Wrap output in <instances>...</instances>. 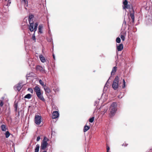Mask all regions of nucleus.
Masks as SVG:
<instances>
[{
	"label": "nucleus",
	"mask_w": 152,
	"mask_h": 152,
	"mask_svg": "<svg viewBox=\"0 0 152 152\" xmlns=\"http://www.w3.org/2000/svg\"><path fill=\"white\" fill-rule=\"evenodd\" d=\"M117 104L116 102H113L111 104L109 109V117L110 118L113 117L115 115L117 110Z\"/></svg>",
	"instance_id": "nucleus-1"
},
{
	"label": "nucleus",
	"mask_w": 152,
	"mask_h": 152,
	"mask_svg": "<svg viewBox=\"0 0 152 152\" xmlns=\"http://www.w3.org/2000/svg\"><path fill=\"white\" fill-rule=\"evenodd\" d=\"M34 90L38 98L43 101H45V99L43 96L42 93L41 92L40 88L38 86H36L34 88Z\"/></svg>",
	"instance_id": "nucleus-2"
},
{
	"label": "nucleus",
	"mask_w": 152,
	"mask_h": 152,
	"mask_svg": "<svg viewBox=\"0 0 152 152\" xmlns=\"http://www.w3.org/2000/svg\"><path fill=\"white\" fill-rule=\"evenodd\" d=\"M49 141V139L46 137H44L43 139L41 142L40 146L41 151L45 150L48 145L47 142Z\"/></svg>",
	"instance_id": "nucleus-3"
},
{
	"label": "nucleus",
	"mask_w": 152,
	"mask_h": 152,
	"mask_svg": "<svg viewBox=\"0 0 152 152\" xmlns=\"http://www.w3.org/2000/svg\"><path fill=\"white\" fill-rule=\"evenodd\" d=\"M119 86V77L116 76L114 79L112 85V87L115 90H116L118 87Z\"/></svg>",
	"instance_id": "nucleus-4"
},
{
	"label": "nucleus",
	"mask_w": 152,
	"mask_h": 152,
	"mask_svg": "<svg viewBox=\"0 0 152 152\" xmlns=\"http://www.w3.org/2000/svg\"><path fill=\"white\" fill-rule=\"evenodd\" d=\"M29 23L30 24L29 26V30L31 32L34 31L35 32L37 30V26L38 25L37 23H35L34 25L33 22L32 21L31 22Z\"/></svg>",
	"instance_id": "nucleus-5"
},
{
	"label": "nucleus",
	"mask_w": 152,
	"mask_h": 152,
	"mask_svg": "<svg viewBox=\"0 0 152 152\" xmlns=\"http://www.w3.org/2000/svg\"><path fill=\"white\" fill-rule=\"evenodd\" d=\"M41 116L38 115H35L34 118V122L37 125H39L41 122Z\"/></svg>",
	"instance_id": "nucleus-6"
},
{
	"label": "nucleus",
	"mask_w": 152,
	"mask_h": 152,
	"mask_svg": "<svg viewBox=\"0 0 152 152\" xmlns=\"http://www.w3.org/2000/svg\"><path fill=\"white\" fill-rule=\"evenodd\" d=\"M128 2L127 0H125L123 2V4L124 6H123V8L124 9H129L131 8V6L130 5L128 4ZM131 7L132 8V6H131Z\"/></svg>",
	"instance_id": "nucleus-7"
},
{
	"label": "nucleus",
	"mask_w": 152,
	"mask_h": 152,
	"mask_svg": "<svg viewBox=\"0 0 152 152\" xmlns=\"http://www.w3.org/2000/svg\"><path fill=\"white\" fill-rule=\"evenodd\" d=\"M21 83H19L18 84L15 85L14 87V88L15 90L19 91L22 88L23 86Z\"/></svg>",
	"instance_id": "nucleus-8"
},
{
	"label": "nucleus",
	"mask_w": 152,
	"mask_h": 152,
	"mask_svg": "<svg viewBox=\"0 0 152 152\" xmlns=\"http://www.w3.org/2000/svg\"><path fill=\"white\" fill-rule=\"evenodd\" d=\"M59 116V113L57 111H55L53 112L52 114V118L55 119L58 117Z\"/></svg>",
	"instance_id": "nucleus-9"
},
{
	"label": "nucleus",
	"mask_w": 152,
	"mask_h": 152,
	"mask_svg": "<svg viewBox=\"0 0 152 152\" xmlns=\"http://www.w3.org/2000/svg\"><path fill=\"white\" fill-rule=\"evenodd\" d=\"M116 48L117 49L118 51H121L123 48V44H120L118 45H116Z\"/></svg>",
	"instance_id": "nucleus-10"
},
{
	"label": "nucleus",
	"mask_w": 152,
	"mask_h": 152,
	"mask_svg": "<svg viewBox=\"0 0 152 152\" xmlns=\"http://www.w3.org/2000/svg\"><path fill=\"white\" fill-rule=\"evenodd\" d=\"M43 88L46 93L49 94L51 92V90L50 88L47 87L46 86H43Z\"/></svg>",
	"instance_id": "nucleus-11"
},
{
	"label": "nucleus",
	"mask_w": 152,
	"mask_h": 152,
	"mask_svg": "<svg viewBox=\"0 0 152 152\" xmlns=\"http://www.w3.org/2000/svg\"><path fill=\"white\" fill-rule=\"evenodd\" d=\"M134 11L133 10L132 12H131L130 13V16L131 17V18L132 19V22L133 23L134 22Z\"/></svg>",
	"instance_id": "nucleus-12"
},
{
	"label": "nucleus",
	"mask_w": 152,
	"mask_h": 152,
	"mask_svg": "<svg viewBox=\"0 0 152 152\" xmlns=\"http://www.w3.org/2000/svg\"><path fill=\"white\" fill-rule=\"evenodd\" d=\"M39 58L42 63H44L45 62V60L44 57L42 55H40L39 56Z\"/></svg>",
	"instance_id": "nucleus-13"
},
{
	"label": "nucleus",
	"mask_w": 152,
	"mask_h": 152,
	"mask_svg": "<svg viewBox=\"0 0 152 152\" xmlns=\"http://www.w3.org/2000/svg\"><path fill=\"white\" fill-rule=\"evenodd\" d=\"M21 3H23L25 6H28V2L27 0H21Z\"/></svg>",
	"instance_id": "nucleus-14"
},
{
	"label": "nucleus",
	"mask_w": 152,
	"mask_h": 152,
	"mask_svg": "<svg viewBox=\"0 0 152 152\" xmlns=\"http://www.w3.org/2000/svg\"><path fill=\"white\" fill-rule=\"evenodd\" d=\"M117 69V67L116 66H114L113 68L112 71L111 72V75H114L115 73L116 72Z\"/></svg>",
	"instance_id": "nucleus-15"
},
{
	"label": "nucleus",
	"mask_w": 152,
	"mask_h": 152,
	"mask_svg": "<svg viewBox=\"0 0 152 152\" xmlns=\"http://www.w3.org/2000/svg\"><path fill=\"white\" fill-rule=\"evenodd\" d=\"M90 128V127L89 126L87 125H85L84 127L83 132H87Z\"/></svg>",
	"instance_id": "nucleus-16"
},
{
	"label": "nucleus",
	"mask_w": 152,
	"mask_h": 152,
	"mask_svg": "<svg viewBox=\"0 0 152 152\" xmlns=\"http://www.w3.org/2000/svg\"><path fill=\"white\" fill-rule=\"evenodd\" d=\"M43 28V26L42 25H40L38 27L39 32L40 33H42V28Z\"/></svg>",
	"instance_id": "nucleus-17"
},
{
	"label": "nucleus",
	"mask_w": 152,
	"mask_h": 152,
	"mask_svg": "<svg viewBox=\"0 0 152 152\" xmlns=\"http://www.w3.org/2000/svg\"><path fill=\"white\" fill-rule=\"evenodd\" d=\"M36 69L37 70H39L40 71H43L44 70L43 68L40 66H38L36 67Z\"/></svg>",
	"instance_id": "nucleus-18"
},
{
	"label": "nucleus",
	"mask_w": 152,
	"mask_h": 152,
	"mask_svg": "<svg viewBox=\"0 0 152 152\" xmlns=\"http://www.w3.org/2000/svg\"><path fill=\"white\" fill-rule=\"evenodd\" d=\"M34 16L32 15H29L28 20V21L29 23H30L32 22V21H33L32 20V19L33 18Z\"/></svg>",
	"instance_id": "nucleus-19"
},
{
	"label": "nucleus",
	"mask_w": 152,
	"mask_h": 152,
	"mask_svg": "<svg viewBox=\"0 0 152 152\" xmlns=\"http://www.w3.org/2000/svg\"><path fill=\"white\" fill-rule=\"evenodd\" d=\"M40 146L39 144H37L36 145L35 148V149L34 152H39Z\"/></svg>",
	"instance_id": "nucleus-20"
},
{
	"label": "nucleus",
	"mask_w": 152,
	"mask_h": 152,
	"mask_svg": "<svg viewBox=\"0 0 152 152\" xmlns=\"http://www.w3.org/2000/svg\"><path fill=\"white\" fill-rule=\"evenodd\" d=\"M1 130L2 131H5L7 130V128L6 126L4 125H2L1 126Z\"/></svg>",
	"instance_id": "nucleus-21"
},
{
	"label": "nucleus",
	"mask_w": 152,
	"mask_h": 152,
	"mask_svg": "<svg viewBox=\"0 0 152 152\" xmlns=\"http://www.w3.org/2000/svg\"><path fill=\"white\" fill-rule=\"evenodd\" d=\"M31 97V95L30 94H28L26 95L25 96V98H27L28 99H29Z\"/></svg>",
	"instance_id": "nucleus-22"
},
{
	"label": "nucleus",
	"mask_w": 152,
	"mask_h": 152,
	"mask_svg": "<svg viewBox=\"0 0 152 152\" xmlns=\"http://www.w3.org/2000/svg\"><path fill=\"white\" fill-rule=\"evenodd\" d=\"M94 117H93L91 118H90L89 120V121L91 123H92L94 120Z\"/></svg>",
	"instance_id": "nucleus-23"
},
{
	"label": "nucleus",
	"mask_w": 152,
	"mask_h": 152,
	"mask_svg": "<svg viewBox=\"0 0 152 152\" xmlns=\"http://www.w3.org/2000/svg\"><path fill=\"white\" fill-rule=\"evenodd\" d=\"M10 135V134L9 133V132L8 131H7L5 133L6 137V138L8 137H9Z\"/></svg>",
	"instance_id": "nucleus-24"
},
{
	"label": "nucleus",
	"mask_w": 152,
	"mask_h": 152,
	"mask_svg": "<svg viewBox=\"0 0 152 152\" xmlns=\"http://www.w3.org/2000/svg\"><path fill=\"white\" fill-rule=\"evenodd\" d=\"M123 84L122 86V88H124L126 86V82L124 79L123 80Z\"/></svg>",
	"instance_id": "nucleus-25"
},
{
	"label": "nucleus",
	"mask_w": 152,
	"mask_h": 152,
	"mask_svg": "<svg viewBox=\"0 0 152 152\" xmlns=\"http://www.w3.org/2000/svg\"><path fill=\"white\" fill-rule=\"evenodd\" d=\"M121 41V39L119 37H117L116 39V42L118 43H120Z\"/></svg>",
	"instance_id": "nucleus-26"
},
{
	"label": "nucleus",
	"mask_w": 152,
	"mask_h": 152,
	"mask_svg": "<svg viewBox=\"0 0 152 152\" xmlns=\"http://www.w3.org/2000/svg\"><path fill=\"white\" fill-rule=\"evenodd\" d=\"M39 83L43 87L44 86V82L41 80H39Z\"/></svg>",
	"instance_id": "nucleus-27"
},
{
	"label": "nucleus",
	"mask_w": 152,
	"mask_h": 152,
	"mask_svg": "<svg viewBox=\"0 0 152 152\" xmlns=\"http://www.w3.org/2000/svg\"><path fill=\"white\" fill-rule=\"evenodd\" d=\"M28 91L32 94L33 92V90L31 88H28Z\"/></svg>",
	"instance_id": "nucleus-28"
},
{
	"label": "nucleus",
	"mask_w": 152,
	"mask_h": 152,
	"mask_svg": "<svg viewBox=\"0 0 152 152\" xmlns=\"http://www.w3.org/2000/svg\"><path fill=\"white\" fill-rule=\"evenodd\" d=\"M120 37L123 41H124L125 40V36L123 34H121L120 35Z\"/></svg>",
	"instance_id": "nucleus-29"
},
{
	"label": "nucleus",
	"mask_w": 152,
	"mask_h": 152,
	"mask_svg": "<svg viewBox=\"0 0 152 152\" xmlns=\"http://www.w3.org/2000/svg\"><path fill=\"white\" fill-rule=\"evenodd\" d=\"M106 147H107V152H109V151L110 150V147L108 146V145L107 144H106Z\"/></svg>",
	"instance_id": "nucleus-30"
},
{
	"label": "nucleus",
	"mask_w": 152,
	"mask_h": 152,
	"mask_svg": "<svg viewBox=\"0 0 152 152\" xmlns=\"http://www.w3.org/2000/svg\"><path fill=\"white\" fill-rule=\"evenodd\" d=\"M32 39H33V40H35L36 38H35V34L34 33L33 34V35H32Z\"/></svg>",
	"instance_id": "nucleus-31"
},
{
	"label": "nucleus",
	"mask_w": 152,
	"mask_h": 152,
	"mask_svg": "<svg viewBox=\"0 0 152 152\" xmlns=\"http://www.w3.org/2000/svg\"><path fill=\"white\" fill-rule=\"evenodd\" d=\"M3 105V102L1 101L0 103V106L1 107H2Z\"/></svg>",
	"instance_id": "nucleus-32"
},
{
	"label": "nucleus",
	"mask_w": 152,
	"mask_h": 152,
	"mask_svg": "<svg viewBox=\"0 0 152 152\" xmlns=\"http://www.w3.org/2000/svg\"><path fill=\"white\" fill-rule=\"evenodd\" d=\"M40 140V137L39 136H38L37 137V142L39 141V140Z\"/></svg>",
	"instance_id": "nucleus-33"
},
{
	"label": "nucleus",
	"mask_w": 152,
	"mask_h": 152,
	"mask_svg": "<svg viewBox=\"0 0 152 152\" xmlns=\"http://www.w3.org/2000/svg\"><path fill=\"white\" fill-rule=\"evenodd\" d=\"M6 1H7L8 3H7V4H10L11 3V0H5Z\"/></svg>",
	"instance_id": "nucleus-34"
},
{
	"label": "nucleus",
	"mask_w": 152,
	"mask_h": 152,
	"mask_svg": "<svg viewBox=\"0 0 152 152\" xmlns=\"http://www.w3.org/2000/svg\"><path fill=\"white\" fill-rule=\"evenodd\" d=\"M128 144H126V143H124L123 144V146H126Z\"/></svg>",
	"instance_id": "nucleus-35"
},
{
	"label": "nucleus",
	"mask_w": 152,
	"mask_h": 152,
	"mask_svg": "<svg viewBox=\"0 0 152 152\" xmlns=\"http://www.w3.org/2000/svg\"><path fill=\"white\" fill-rule=\"evenodd\" d=\"M123 23H124L125 25H126V22L125 20H124Z\"/></svg>",
	"instance_id": "nucleus-36"
},
{
	"label": "nucleus",
	"mask_w": 152,
	"mask_h": 152,
	"mask_svg": "<svg viewBox=\"0 0 152 152\" xmlns=\"http://www.w3.org/2000/svg\"><path fill=\"white\" fill-rule=\"evenodd\" d=\"M53 58L54 59H55V56H54V54H53Z\"/></svg>",
	"instance_id": "nucleus-37"
},
{
	"label": "nucleus",
	"mask_w": 152,
	"mask_h": 152,
	"mask_svg": "<svg viewBox=\"0 0 152 152\" xmlns=\"http://www.w3.org/2000/svg\"><path fill=\"white\" fill-rule=\"evenodd\" d=\"M42 152H47L46 151H44Z\"/></svg>",
	"instance_id": "nucleus-38"
},
{
	"label": "nucleus",
	"mask_w": 152,
	"mask_h": 152,
	"mask_svg": "<svg viewBox=\"0 0 152 152\" xmlns=\"http://www.w3.org/2000/svg\"><path fill=\"white\" fill-rule=\"evenodd\" d=\"M25 9H26V10L27 9V8H26V7H25Z\"/></svg>",
	"instance_id": "nucleus-39"
}]
</instances>
